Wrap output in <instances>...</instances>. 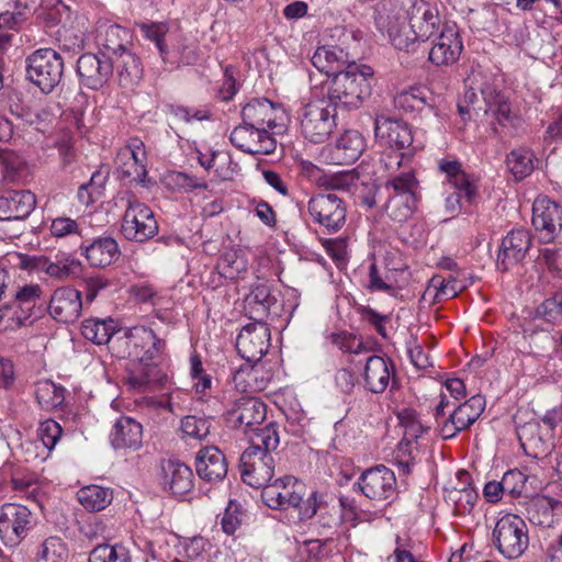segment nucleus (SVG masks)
I'll use <instances>...</instances> for the list:
<instances>
[{"instance_id": "nucleus-6", "label": "nucleus", "mask_w": 562, "mask_h": 562, "mask_svg": "<svg viewBox=\"0 0 562 562\" xmlns=\"http://www.w3.org/2000/svg\"><path fill=\"white\" fill-rule=\"evenodd\" d=\"M492 539L495 548L505 559L516 560L529 547L528 527L519 515L507 513L497 519Z\"/></svg>"}, {"instance_id": "nucleus-15", "label": "nucleus", "mask_w": 562, "mask_h": 562, "mask_svg": "<svg viewBox=\"0 0 562 562\" xmlns=\"http://www.w3.org/2000/svg\"><path fill=\"white\" fill-rule=\"evenodd\" d=\"M532 225L543 243L554 241L562 233V204L547 196L537 198L532 205Z\"/></svg>"}, {"instance_id": "nucleus-5", "label": "nucleus", "mask_w": 562, "mask_h": 562, "mask_svg": "<svg viewBox=\"0 0 562 562\" xmlns=\"http://www.w3.org/2000/svg\"><path fill=\"white\" fill-rule=\"evenodd\" d=\"M304 486L293 476L286 475L262 488L265 504L273 509L296 508L301 519H310L317 514L318 493L313 492L303 501Z\"/></svg>"}, {"instance_id": "nucleus-38", "label": "nucleus", "mask_w": 562, "mask_h": 562, "mask_svg": "<svg viewBox=\"0 0 562 562\" xmlns=\"http://www.w3.org/2000/svg\"><path fill=\"white\" fill-rule=\"evenodd\" d=\"M245 308L249 317L260 321L269 314L276 299L271 295L270 286L266 282H257L251 286L249 294L245 297Z\"/></svg>"}, {"instance_id": "nucleus-61", "label": "nucleus", "mask_w": 562, "mask_h": 562, "mask_svg": "<svg viewBox=\"0 0 562 562\" xmlns=\"http://www.w3.org/2000/svg\"><path fill=\"white\" fill-rule=\"evenodd\" d=\"M212 161L215 165L214 171L222 180H229L235 173L236 165L232 162L229 155L225 153H213Z\"/></svg>"}, {"instance_id": "nucleus-47", "label": "nucleus", "mask_w": 562, "mask_h": 562, "mask_svg": "<svg viewBox=\"0 0 562 562\" xmlns=\"http://www.w3.org/2000/svg\"><path fill=\"white\" fill-rule=\"evenodd\" d=\"M67 546L59 537H48L40 546L36 562H65Z\"/></svg>"}, {"instance_id": "nucleus-35", "label": "nucleus", "mask_w": 562, "mask_h": 562, "mask_svg": "<svg viewBox=\"0 0 562 562\" xmlns=\"http://www.w3.org/2000/svg\"><path fill=\"white\" fill-rule=\"evenodd\" d=\"M278 109L268 99H254L241 111L243 122L256 127L273 128Z\"/></svg>"}, {"instance_id": "nucleus-30", "label": "nucleus", "mask_w": 562, "mask_h": 562, "mask_svg": "<svg viewBox=\"0 0 562 562\" xmlns=\"http://www.w3.org/2000/svg\"><path fill=\"white\" fill-rule=\"evenodd\" d=\"M160 380V370L153 362L133 360L126 369L124 384L134 392L154 390Z\"/></svg>"}, {"instance_id": "nucleus-3", "label": "nucleus", "mask_w": 562, "mask_h": 562, "mask_svg": "<svg viewBox=\"0 0 562 562\" xmlns=\"http://www.w3.org/2000/svg\"><path fill=\"white\" fill-rule=\"evenodd\" d=\"M374 83L373 69L367 65L351 64L330 80L326 99L336 108L357 109L371 95Z\"/></svg>"}, {"instance_id": "nucleus-10", "label": "nucleus", "mask_w": 562, "mask_h": 562, "mask_svg": "<svg viewBox=\"0 0 562 562\" xmlns=\"http://www.w3.org/2000/svg\"><path fill=\"white\" fill-rule=\"evenodd\" d=\"M33 527L32 512L24 505L3 504L0 508V539L14 548L22 542Z\"/></svg>"}, {"instance_id": "nucleus-33", "label": "nucleus", "mask_w": 562, "mask_h": 562, "mask_svg": "<svg viewBox=\"0 0 562 562\" xmlns=\"http://www.w3.org/2000/svg\"><path fill=\"white\" fill-rule=\"evenodd\" d=\"M526 505L528 520L540 527H551L555 515L562 512V502L547 495L536 496Z\"/></svg>"}, {"instance_id": "nucleus-37", "label": "nucleus", "mask_w": 562, "mask_h": 562, "mask_svg": "<svg viewBox=\"0 0 562 562\" xmlns=\"http://www.w3.org/2000/svg\"><path fill=\"white\" fill-rule=\"evenodd\" d=\"M439 170L446 175L447 180L460 192L463 198L471 203L476 196V186L471 177L462 169L458 160H440L438 162Z\"/></svg>"}, {"instance_id": "nucleus-22", "label": "nucleus", "mask_w": 562, "mask_h": 562, "mask_svg": "<svg viewBox=\"0 0 562 562\" xmlns=\"http://www.w3.org/2000/svg\"><path fill=\"white\" fill-rule=\"evenodd\" d=\"M531 246L530 233L526 229H513L502 240L496 266L499 271H508L520 263Z\"/></svg>"}, {"instance_id": "nucleus-21", "label": "nucleus", "mask_w": 562, "mask_h": 562, "mask_svg": "<svg viewBox=\"0 0 562 562\" xmlns=\"http://www.w3.org/2000/svg\"><path fill=\"white\" fill-rule=\"evenodd\" d=\"M463 43L454 23L445 24L429 52V60L436 66H450L457 63Z\"/></svg>"}, {"instance_id": "nucleus-49", "label": "nucleus", "mask_w": 562, "mask_h": 562, "mask_svg": "<svg viewBox=\"0 0 562 562\" xmlns=\"http://www.w3.org/2000/svg\"><path fill=\"white\" fill-rule=\"evenodd\" d=\"M85 229L82 218H71L68 216H57L52 220L49 232L56 239H65L74 236H81Z\"/></svg>"}, {"instance_id": "nucleus-23", "label": "nucleus", "mask_w": 562, "mask_h": 562, "mask_svg": "<svg viewBox=\"0 0 562 562\" xmlns=\"http://www.w3.org/2000/svg\"><path fill=\"white\" fill-rule=\"evenodd\" d=\"M77 72L82 85L89 89H99L112 76L113 63L104 53L83 54L77 61Z\"/></svg>"}, {"instance_id": "nucleus-19", "label": "nucleus", "mask_w": 562, "mask_h": 562, "mask_svg": "<svg viewBox=\"0 0 562 562\" xmlns=\"http://www.w3.org/2000/svg\"><path fill=\"white\" fill-rule=\"evenodd\" d=\"M485 408V398L473 395L464 403L457 406L440 426V436L443 439L454 438L460 431L473 425Z\"/></svg>"}, {"instance_id": "nucleus-16", "label": "nucleus", "mask_w": 562, "mask_h": 562, "mask_svg": "<svg viewBox=\"0 0 562 562\" xmlns=\"http://www.w3.org/2000/svg\"><path fill=\"white\" fill-rule=\"evenodd\" d=\"M127 355L132 360L153 362L166 348L165 340L157 337L153 329L134 326L125 334Z\"/></svg>"}, {"instance_id": "nucleus-63", "label": "nucleus", "mask_w": 562, "mask_h": 562, "mask_svg": "<svg viewBox=\"0 0 562 562\" xmlns=\"http://www.w3.org/2000/svg\"><path fill=\"white\" fill-rule=\"evenodd\" d=\"M42 293V288L38 284H26L15 292L14 300L19 304L26 305L30 308L36 304Z\"/></svg>"}, {"instance_id": "nucleus-57", "label": "nucleus", "mask_w": 562, "mask_h": 562, "mask_svg": "<svg viewBox=\"0 0 562 562\" xmlns=\"http://www.w3.org/2000/svg\"><path fill=\"white\" fill-rule=\"evenodd\" d=\"M61 434V426L54 419L42 422L37 429V436L48 451L53 450L60 439Z\"/></svg>"}, {"instance_id": "nucleus-24", "label": "nucleus", "mask_w": 562, "mask_h": 562, "mask_svg": "<svg viewBox=\"0 0 562 562\" xmlns=\"http://www.w3.org/2000/svg\"><path fill=\"white\" fill-rule=\"evenodd\" d=\"M366 148L363 136L353 130L344 132L335 142L324 150V156L329 164L350 165L358 160Z\"/></svg>"}, {"instance_id": "nucleus-25", "label": "nucleus", "mask_w": 562, "mask_h": 562, "mask_svg": "<svg viewBox=\"0 0 562 562\" xmlns=\"http://www.w3.org/2000/svg\"><path fill=\"white\" fill-rule=\"evenodd\" d=\"M144 159L145 151L143 142L133 139L117 153L115 160L117 171L122 178L130 179L134 182H144L147 176Z\"/></svg>"}, {"instance_id": "nucleus-20", "label": "nucleus", "mask_w": 562, "mask_h": 562, "mask_svg": "<svg viewBox=\"0 0 562 562\" xmlns=\"http://www.w3.org/2000/svg\"><path fill=\"white\" fill-rule=\"evenodd\" d=\"M20 266L25 270L44 272L60 281L78 277L82 271L81 262L72 257L53 262L45 256H23Z\"/></svg>"}, {"instance_id": "nucleus-59", "label": "nucleus", "mask_w": 562, "mask_h": 562, "mask_svg": "<svg viewBox=\"0 0 562 562\" xmlns=\"http://www.w3.org/2000/svg\"><path fill=\"white\" fill-rule=\"evenodd\" d=\"M58 42L60 47L68 52H79L83 48V32L81 30H74L64 25L58 31Z\"/></svg>"}, {"instance_id": "nucleus-46", "label": "nucleus", "mask_w": 562, "mask_h": 562, "mask_svg": "<svg viewBox=\"0 0 562 562\" xmlns=\"http://www.w3.org/2000/svg\"><path fill=\"white\" fill-rule=\"evenodd\" d=\"M89 562H132L128 550L123 544L102 543L89 554Z\"/></svg>"}, {"instance_id": "nucleus-44", "label": "nucleus", "mask_w": 562, "mask_h": 562, "mask_svg": "<svg viewBox=\"0 0 562 562\" xmlns=\"http://www.w3.org/2000/svg\"><path fill=\"white\" fill-rule=\"evenodd\" d=\"M35 397L43 409L52 411L63 404L65 389L49 380H43L35 385Z\"/></svg>"}, {"instance_id": "nucleus-9", "label": "nucleus", "mask_w": 562, "mask_h": 562, "mask_svg": "<svg viewBox=\"0 0 562 562\" xmlns=\"http://www.w3.org/2000/svg\"><path fill=\"white\" fill-rule=\"evenodd\" d=\"M346 351L355 357L364 355L366 364L363 370V380L366 387L372 393H382L390 384L394 374V368L384 358L375 355H369L367 347L357 338L348 341Z\"/></svg>"}, {"instance_id": "nucleus-42", "label": "nucleus", "mask_w": 562, "mask_h": 562, "mask_svg": "<svg viewBox=\"0 0 562 562\" xmlns=\"http://www.w3.org/2000/svg\"><path fill=\"white\" fill-rule=\"evenodd\" d=\"M113 499L111 488L89 485L78 491L79 503L89 512H100L108 507Z\"/></svg>"}, {"instance_id": "nucleus-13", "label": "nucleus", "mask_w": 562, "mask_h": 562, "mask_svg": "<svg viewBox=\"0 0 562 562\" xmlns=\"http://www.w3.org/2000/svg\"><path fill=\"white\" fill-rule=\"evenodd\" d=\"M353 488L371 501H387L395 495L396 477L392 470L378 465L366 470L355 483Z\"/></svg>"}, {"instance_id": "nucleus-45", "label": "nucleus", "mask_w": 562, "mask_h": 562, "mask_svg": "<svg viewBox=\"0 0 562 562\" xmlns=\"http://www.w3.org/2000/svg\"><path fill=\"white\" fill-rule=\"evenodd\" d=\"M477 498V493L470 486L451 488L446 494V501L453 505V513L459 516L471 514Z\"/></svg>"}, {"instance_id": "nucleus-62", "label": "nucleus", "mask_w": 562, "mask_h": 562, "mask_svg": "<svg viewBox=\"0 0 562 562\" xmlns=\"http://www.w3.org/2000/svg\"><path fill=\"white\" fill-rule=\"evenodd\" d=\"M407 352L411 359V362L415 368L419 370H425L431 367V361L429 355L423 349L420 345L417 344L416 338H412L407 341Z\"/></svg>"}, {"instance_id": "nucleus-7", "label": "nucleus", "mask_w": 562, "mask_h": 562, "mask_svg": "<svg viewBox=\"0 0 562 562\" xmlns=\"http://www.w3.org/2000/svg\"><path fill=\"white\" fill-rule=\"evenodd\" d=\"M336 106L326 98L311 101L299 112L302 135L312 143L325 142L336 127Z\"/></svg>"}, {"instance_id": "nucleus-32", "label": "nucleus", "mask_w": 562, "mask_h": 562, "mask_svg": "<svg viewBox=\"0 0 562 562\" xmlns=\"http://www.w3.org/2000/svg\"><path fill=\"white\" fill-rule=\"evenodd\" d=\"M164 485L172 495L181 497L193 487L191 469L178 460H168L162 465Z\"/></svg>"}, {"instance_id": "nucleus-39", "label": "nucleus", "mask_w": 562, "mask_h": 562, "mask_svg": "<svg viewBox=\"0 0 562 562\" xmlns=\"http://www.w3.org/2000/svg\"><path fill=\"white\" fill-rule=\"evenodd\" d=\"M119 74L122 86L128 87L137 83L142 78L143 67L138 57L131 52L130 47L110 57Z\"/></svg>"}, {"instance_id": "nucleus-1", "label": "nucleus", "mask_w": 562, "mask_h": 562, "mask_svg": "<svg viewBox=\"0 0 562 562\" xmlns=\"http://www.w3.org/2000/svg\"><path fill=\"white\" fill-rule=\"evenodd\" d=\"M403 157L401 154H386L381 164L389 171V179L384 183L386 202L383 210L387 216L397 223L406 222L417 207L418 180L412 168L400 170Z\"/></svg>"}, {"instance_id": "nucleus-43", "label": "nucleus", "mask_w": 562, "mask_h": 562, "mask_svg": "<svg viewBox=\"0 0 562 562\" xmlns=\"http://www.w3.org/2000/svg\"><path fill=\"white\" fill-rule=\"evenodd\" d=\"M533 161L532 150L526 147L515 148L506 157L507 167L517 180L524 179L532 172Z\"/></svg>"}, {"instance_id": "nucleus-31", "label": "nucleus", "mask_w": 562, "mask_h": 562, "mask_svg": "<svg viewBox=\"0 0 562 562\" xmlns=\"http://www.w3.org/2000/svg\"><path fill=\"white\" fill-rule=\"evenodd\" d=\"M375 136L385 140L390 147L403 149L412 145L413 134L408 125L402 121L390 117L375 120Z\"/></svg>"}, {"instance_id": "nucleus-27", "label": "nucleus", "mask_w": 562, "mask_h": 562, "mask_svg": "<svg viewBox=\"0 0 562 562\" xmlns=\"http://www.w3.org/2000/svg\"><path fill=\"white\" fill-rule=\"evenodd\" d=\"M36 206V196L30 190H9L0 195V221H23Z\"/></svg>"}, {"instance_id": "nucleus-41", "label": "nucleus", "mask_w": 562, "mask_h": 562, "mask_svg": "<svg viewBox=\"0 0 562 562\" xmlns=\"http://www.w3.org/2000/svg\"><path fill=\"white\" fill-rule=\"evenodd\" d=\"M117 325L112 319L89 318L83 321L81 325V335L95 345L109 342L111 337L116 333Z\"/></svg>"}, {"instance_id": "nucleus-34", "label": "nucleus", "mask_w": 562, "mask_h": 562, "mask_svg": "<svg viewBox=\"0 0 562 562\" xmlns=\"http://www.w3.org/2000/svg\"><path fill=\"white\" fill-rule=\"evenodd\" d=\"M115 449H137L142 445L143 427L132 417L119 418L110 435Z\"/></svg>"}, {"instance_id": "nucleus-64", "label": "nucleus", "mask_w": 562, "mask_h": 562, "mask_svg": "<svg viewBox=\"0 0 562 562\" xmlns=\"http://www.w3.org/2000/svg\"><path fill=\"white\" fill-rule=\"evenodd\" d=\"M241 522L238 506L229 502L222 517V529L226 535H234Z\"/></svg>"}, {"instance_id": "nucleus-58", "label": "nucleus", "mask_w": 562, "mask_h": 562, "mask_svg": "<svg viewBox=\"0 0 562 562\" xmlns=\"http://www.w3.org/2000/svg\"><path fill=\"white\" fill-rule=\"evenodd\" d=\"M527 476L519 470H509L502 477V485L506 494L519 497L526 490Z\"/></svg>"}, {"instance_id": "nucleus-51", "label": "nucleus", "mask_w": 562, "mask_h": 562, "mask_svg": "<svg viewBox=\"0 0 562 562\" xmlns=\"http://www.w3.org/2000/svg\"><path fill=\"white\" fill-rule=\"evenodd\" d=\"M394 106L404 113L422 111L426 106V97L420 88H411L398 92L393 100Z\"/></svg>"}, {"instance_id": "nucleus-36", "label": "nucleus", "mask_w": 562, "mask_h": 562, "mask_svg": "<svg viewBox=\"0 0 562 562\" xmlns=\"http://www.w3.org/2000/svg\"><path fill=\"white\" fill-rule=\"evenodd\" d=\"M98 43L106 57H113L132 45V33L117 24L101 27Z\"/></svg>"}, {"instance_id": "nucleus-14", "label": "nucleus", "mask_w": 562, "mask_h": 562, "mask_svg": "<svg viewBox=\"0 0 562 562\" xmlns=\"http://www.w3.org/2000/svg\"><path fill=\"white\" fill-rule=\"evenodd\" d=\"M267 415V406L258 397L241 395L236 398L227 412L228 422L233 427L241 429L245 434L255 435L262 428H258L263 423Z\"/></svg>"}, {"instance_id": "nucleus-55", "label": "nucleus", "mask_w": 562, "mask_h": 562, "mask_svg": "<svg viewBox=\"0 0 562 562\" xmlns=\"http://www.w3.org/2000/svg\"><path fill=\"white\" fill-rule=\"evenodd\" d=\"M486 102V113H490L501 125H505L512 120V111L509 103L503 95L496 93L495 95L484 97Z\"/></svg>"}, {"instance_id": "nucleus-50", "label": "nucleus", "mask_w": 562, "mask_h": 562, "mask_svg": "<svg viewBox=\"0 0 562 562\" xmlns=\"http://www.w3.org/2000/svg\"><path fill=\"white\" fill-rule=\"evenodd\" d=\"M517 435L521 446L525 448L540 449L544 446L546 441L551 437L549 432L542 431L539 422L531 420L518 427Z\"/></svg>"}, {"instance_id": "nucleus-4", "label": "nucleus", "mask_w": 562, "mask_h": 562, "mask_svg": "<svg viewBox=\"0 0 562 562\" xmlns=\"http://www.w3.org/2000/svg\"><path fill=\"white\" fill-rule=\"evenodd\" d=\"M405 19L409 24V32L402 33L397 25L390 23L387 33L392 44L398 49H407L416 41L426 42L437 35L447 22H442L436 7L424 0L414 1L406 9Z\"/></svg>"}, {"instance_id": "nucleus-18", "label": "nucleus", "mask_w": 562, "mask_h": 562, "mask_svg": "<svg viewBox=\"0 0 562 562\" xmlns=\"http://www.w3.org/2000/svg\"><path fill=\"white\" fill-rule=\"evenodd\" d=\"M269 347L270 330L261 321L245 325L236 339L238 353L248 362H259Z\"/></svg>"}, {"instance_id": "nucleus-28", "label": "nucleus", "mask_w": 562, "mask_h": 562, "mask_svg": "<svg viewBox=\"0 0 562 562\" xmlns=\"http://www.w3.org/2000/svg\"><path fill=\"white\" fill-rule=\"evenodd\" d=\"M81 255L94 268H105L119 260L121 250L117 241L110 236L98 237L89 245L80 246Z\"/></svg>"}, {"instance_id": "nucleus-17", "label": "nucleus", "mask_w": 562, "mask_h": 562, "mask_svg": "<svg viewBox=\"0 0 562 562\" xmlns=\"http://www.w3.org/2000/svg\"><path fill=\"white\" fill-rule=\"evenodd\" d=\"M229 140L236 148L251 155H269L277 147L274 137L267 128L244 122L231 132Z\"/></svg>"}, {"instance_id": "nucleus-26", "label": "nucleus", "mask_w": 562, "mask_h": 562, "mask_svg": "<svg viewBox=\"0 0 562 562\" xmlns=\"http://www.w3.org/2000/svg\"><path fill=\"white\" fill-rule=\"evenodd\" d=\"M81 311L82 300L78 290L70 286H60L53 292L48 312L57 322H74L81 315Z\"/></svg>"}, {"instance_id": "nucleus-52", "label": "nucleus", "mask_w": 562, "mask_h": 562, "mask_svg": "<svg viewBox=\"0 0 562 562\" xmlns=\"http://www.w3.org/2000/svg\"><path fill=\"white\" fill-rule=\"evenodd\" d=\"M144 37L153 42L162 59L164 63L167 60L168 47L165 44V36L169 31V26L166 23H139L137 24Z\"/></svg>"}, {"instance_id": "nucleus-54", "label": "nucleus", "mask_w": 562, "mask_h": 562, "mask_svg": "<svg viewBox=\"0 0 562 562\" xmlns=\"http://www.w3.org/2000/svg\"><path fill=\"white\" fill-rule=\"evenodd\" d=\"M210 420L204 417L188 415L181 419L180 429L182 434L191 439L202 440L210 432Z\"/></svg>"}, {"instance_id": "nucleus-48", "label": "nucleus", "mask_w": 562, "mask_h": 562, "mask_svg": "<svg viewBox=\"0 0 562 562\" xmlns=\"http://www.w3.org/2000/svg\"><path fill=\"white\" fill-rule=\"evenodd\" d=\"M461 289L462 286L452 277L445 279L441 276H434L426 289V294H432L434 300L440 302L457 296Z\"/></svg>"}, {"instance_id": "nucleus-56", "label": "nucleus", "mask_w": 562, "mask_h": 562, "mask_svg": "<svg viewBox=\"0 0 562 562\" xmlns=\"http://www.w3.org/2000/svg\"><path fill=\"white\" fill-rule=\"evenodd\" d=\"M252 382H256V371L249 369L248 366L241 367L233 375L234 386L240 393L262 391V383Z\"/></svg>"}, {"instance_id": "nucleus-53", "label": "nucleus", "mask_w": 562, "mask_h": 562, "mask_svg": "<svg viewBox=\"0 0 562 562\" xmlns=\"http://www.w3.org/2000/svg\"><path fill=\"white\" fill-rule=\"evenodd\" d=\"M220 273L227 279H235L247 269V260L236 250L226 251L217 263Z\"/></svg>"}, {"instance_id": "nucleus-8", "label": "nucleus", "mask_w": 562, "mask_h": 562, "mask_svg": "<svg viewBox=\"0 0 562 562\" xmlns=\"http://www.w3.org/2000/svg\"><path fill=\"white\" fill-rule=\"evenodd\" d=\"M27 79L44 93L52 92L61 81L64 59L53 48H41L27 57Z\"/></svg>"}, {"instance_id": "nucleus-11", "label": "nucleus", "mask_w": 562, "mask_h": 562, "mask_svg": "<svg viewBox=\"0 0 562 562\" xmlns=\"http://www.w3.org/2000/svg\"><path fill=\"white\" fill-rule=\"evenodd\" d=\"M121 232L127 240L144 243L158 233V223L154 212L144 203L128 201Z\"/></svg>"}, {"instance_id": "nucleus-29", "label": "nucleus", "mask_w": 562, "mask_h": 562, "mask_svg": "<svg viewBox=\"0 0 562 562\" xmlns=\"http://www.w3.org/2000/svg\"><path fill=\"white\" fill-rule=\"evenodd\" d=\"M195 469L204 481H222L227 474L226 458L218 448L205 447L196 453Z\"/></svg>"}, {"instance_id": "nucleus-2", "label": "nucleus", "mask_w": 562, "mask_h": 562, "mask_svg": "<svg viewBox=\"0 0 562 562\" xmlns=\"http://www.w3.org/2000/svg\"><path fill=\"white\" fill-rule=\"evenodd\" d=\"M250 446L240 456V474L244 483L263 488L274 474V459L271 454L280 443L274 424H268L249 437Z\"/></svg>"}, {"instance_id": "nucleus-60", "label": "nucleus", "mask_w": 562, "mask_h": 562, "mask_svg": "<svg viewBox=\"0 0 562 562\" xmlns=\"http://www.w3.org/2000/svg\"><path fill=\"white\" fill-rule=\"evenodd\" d=\"M169 112L179 121L191 123L192 121H203L210 117L206 109H192L183 105H171Z\"/></svg>"}, {"instance_id": "nucleus-40", "label": "nucleus", "mask_w": 562, "mask_h": 562, "mask_svg": "<svg viewBox=\"0 0 562 562\" xmlns=\"http://www.w3.org/2000/svg\"><path fill=\"white\" fill-rule=\"evenodd\" d=\"M348 63L347 54L338 46L318 47L312 56V64L321 72L335 75Z\"/></svg>"}, {"instance_id": "nucleus-12", "label": "nucleus", "mask_w": 562, "mask_h": 562, "mask_svg": "<svg viewBox=\"0 0 562 562\" xmlns=\"http://www.w3.org/2000/svg\"><path fill=\"white\" fill-rule=\"evenodd\" d=\"M307 209L313 220L329 233H336L345 225L346 204L335 193L317 194L311 198Z\"/></svg>"}]
</instances>
